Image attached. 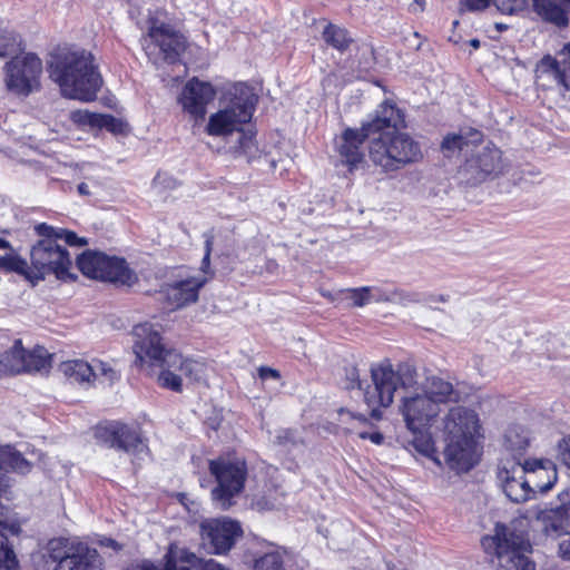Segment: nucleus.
Segmentation results:
<instances>
[{
  "instance_id": "a211bd4d",
  "label": "nucleus",
  "mask_w": 570,
  "mask_h": 570,
  "mask_svg": "<svg viewBox=\"0 0 570 570\" xmlns=\"http://www.w3.org/2000/svg\"><path fill=\"white\" fill-rule=\"evenodd\" d=\"M200 528L204 540L216 554L228 552L243 535L240 523L227 517L205 520Z\"/></svg>"
},
{
  "instance_id": "c9c22d12",
  "label": "nucleus",
  "mask_w": 570,
  "mask_h": 570,
  "mask_svg": "<svg viewBox=\"0 0 570 570\" xmlns=\"http://www.w3.org/2000/svg\"><path fill=\"white\" fill-rule=\"evenodd\" d=\"M323 40L338 51H344L352 42L346 29L328 23L323 30Z\"/></svg>"
},
{
  "instance_id": "37998d69",
  "label": "nucleus",
  "mask_w": 570,
  "mask_h": 570,
  "mask_svg": "<svg viewBox=\"0 0 570 570\" xmlns=\"http://www.w3.org/2000/svg\"><path fill=\"white\" fill-rule=\"evenodd\" d=\"M464 144L465 138L463 136L452 134L444 137L441 144V149L445 156L450 157L455 151L461 150Z\"/></svg>"
},
{
  "instance_id": "7c9ffc66",
  "label": "nucleus",
  "mask_w": 570,
  "mask_h": 570,
  "mask_svg": "<svg viewBox=\"0 0 570 570\" xmlns=\"http://www.w3.org/2000/svg\"><path fill=\"white\" fill-rule=\"evenodd\" d=\"M60 371L72 382H92V362L89 363L83 360H69L60 364Z\"/></svg>"
},
{
  "instance_id": "dca6fc26",
  "label": "nucleus",
  "mask_w": 570,
  "mask_h": 570,
  "mask_svg": "<svg viewBox=\"0 0 570 570\" xmlns=\"http://www.w3.org/2000/svg\"><path fill=\"white\" fill-rule=\"evenodd\" d=\"M42 71L41 60L33 53L14 57L7 63V87L21 95H28L39 86Z\"/></svg>"
},
{
  "instance_id": "aec40b11",
  "label": "nucleus",
  "mask_w": 570,
  "mask_h": 570,
  "mask_svg": "<svg viewBox=\"0 0 570 570\" xmlns=\"http://www.w3.org/2000/svg\"><path fill=\"white\" fill-rule=\"evenodd\" d=\"M557 501L537 514L542 531L550 537L570 534V487L558 494Z\"/></svg>"
},
{
  "instance_id": "412c9836",
  "label": "nucleus",
  "mask_w": 570,
  "mask_h": 570,
  "mask_svg": "<svg viewBox=\"0 0 570 570\" xmlns=\"http://www.w3.org/2000/svg\"><path fill=\"white\" fill-rule=\"evenodd\" d=\"M216 90L212 83L197 78L189 79L179 96L183 110L196 119L206 115L207 105L214 100Z\"/></svg>"
},
{
  "instance_id": "a19ab883",
  "label": "nucleus",
  "mask_w": 570,
  "mask_h": 570,
  "mask_svg": "<svg viewBox=\"0 0 570 570\" xmlns=\"http://www.w3.org/2000/svg\"><path fill=\"white\" fill-rule=\"evenodd\" d=\"M20 38L14 32H4L0 36V57L17 55L21 50Z\"/></svg>"
},
{
  "instance_id": "2eb2a0df",
  "label": "nucleus",
  "mask_w": 570,
  "mask_h": 570,
  "mask_svg": "<svg viewBox=\"0 0 570 570\" xmlns=\"http://www.w3.org/2000/svg\"><path fill=\"white\" fill-rule=\"evenodd\" d=\"M505 167L502 151L488 144L468 158L459 173L466 184L478 185L488 177L502 174Z\"/></svg>"
},
{
  "instance_id": "13d9d810",
  "label": "nucleus",
  "mask_w": 570,
  "mask_h": 570,
  "mask_svg": "<svg viewBox=\"0 0 570 570\" xmlns=\"http://www.w3.org/2000/svg\"><path fill=\"white\" fill-rule=\"evenodd\" d=\"M289 432L288 431H281L277 435V440L279 443H283L285 440H288Z\"/></svg>"
},
{
  "instance_id": "0e129e2a",
  "label": "nucleus",
  "mask_w": 570,
  "mask_h": 570,
  "mask_svg": "<svg viewBox=\"0 0 570 570\" xmlns=\"http://www.w3.org/2000/svg\"><path fill=\"white\" fill-rule=\"evenodd\" d=\"M357 161H358V164H361V163H362V157H361V155H360V154H358Z\"/></svg>"
},
{
  "instance_id": "39448f33",
  "label": "nucleus",
  "mask_w": 570,
  "mask_h": 570,
  "mask_svg": "<svg viewBox=\"0 0 570 570\" xmlns=\"http://www.w3.org/2000/svg\"><path fill=\"white\" fill-rule=\"evenodd\" d=\"M373 386H367L364 392V401L370 409L373 419L382 417V407L392 404L394 393L402 389L405 392L416 391L419 374L411 363H401L396 370L390 360H384L371 366Z\"/></svg>"
},
{
  "instance_id": "bb28decb",
  "label": "nucleus",
  "mask_w": 570,
  "mask_h": 570,
  "mask_svg": "<svg viewBox=\"0 0 570 570\" xmlns=\"http://www.w3.org/2000/svg\"><path fill=\"white\" fill-rule=\"evenodd\" d=\"M335 167L343 174L353 173L356 166V130L346 128L334 138Z\"/></svg>"
},
{
  "instance_id": "c03bdc74",
  "label": "nucleus",
  "mask_w": 570,
  "mask_h": 570,
  "mask_svg": "<svg viewBox=\"0 0 570 570\" xmlns=\"http://www.w3.org/2000/svg\"><path fill=\"white\" fill-rule=\"evenodd\" d=\"M557 458L570 471V435L558 442Z\"/></svg>"
},
{
  "instance_id": "c85d7f7f",
  "label": "nucleus",
  "mask_w": 570,
  "mask_h": 570,
  "mask_svg": "<svg viewBox=\"0 0 570 570\" xmlns=\"http://www.w3.org/2000/svg\"><path fill=\"white\" fill-rule=\"evenodd\" d=\"M33 463L23 458L22 454L11 445H0V471H12L19 474H27L31 471ZM10 488L9 478L0 475V498L6 497Z\"/></svg>"
},
{
  "instance_id": "a18cd8bd",
  "label": "nucleus",
  "mask_w": 570,
  "mask_h": 570,
  "mask_svg": "<svg viewBox=\"0 0 570 570\" xmlns=\"http://www.w3.org/2000/svg\"><path fill=\"white\" fill-rule=\"evenodd\" d=\"M389 293H390V295H395L397 298L396 299H387L386 302L400 303V304L420 302V295L414 292H404L401 289H393V291H389Z\"/></svg>"
},
{
  "instance_id": "cd10ccee",
  "label": "nucleus",
  "mask_w": 570,
  "mask_h": 570,
  "mask_svg": "<svg viewBox=\"0 0 570 570\" xmlns=\"http://www.w3.org/2000/svg\"><path fill=\"white\" fill-rule=\"evenodd\" d=\"M19 525L9 517L7 508L0 504V570H16L19 567L17 554L7 533L17 534Z\"/></svg>"
},
{
  "instance_id": "f8f14e48",
  "label": "nucleus",
  "mask_w": 570,
  "mask_h": 570,
  "mask_svg": "<svg viewBox=\"0 0 570 570\" xmlns=\"http://www.w3.org/2000/svg\"><path fill=\"white\" fill-rule=\"evenodd\" d=\"M49 556L57 562L56 570H104L98 551L79 540H52Z\"/></svg>"
},
{
  "instance_id": "79ce46f5",
  "label": "nucleus",
  "mask_w": 570,
  "mask_h": 570,
  "mask_svg": "<svg viewBox=\"0 0 570 570\" xmlns=\"http://www.w3.org/2000/svg\"><path fill=\"white\" fill-rule=\"evenodd\" d=\"M213 240L214 237L212 235H206L205 240V253L200 263L199 271H195L196 276H206L208 281L212 279L215 275L214 269L210 266V255L213 250Z\"/></svg>"
},
{
  "instance_id": "2f4dec72",
  "label": "nucleus",
  "mask_w": 570,
  "mask_h": 570,
  "mask_svg": "<svg viewBox=\"0 0 570 570\" xmlns=\"http://www.w3.org/2000/svg\"><path fill=\"white\" fill-rule=\"evenodd\" d=\"M285 491L278 485H266L265 490L253 499V507L258 511L279 508L284 503Z\"/></svg>"
},
{
  "instance_id": "de8ad7c7",
  "label": "nucleus",
  "mask_w": 570,
  "mask_h": 570,
  "mask_svg": "<svg viewBox=\"0 0 570 570\" xmlns=\"http://www.w3.org/2000/svg\"><path fill=\"white\" fill-rule=\"evenodd\" d=\"M60 238H63L69 245H85L86 240L83 238L78 237L73 232L59 229Z\"/></svg>"
},
{
  "instance_id": "b1692460",
  "label": "nucleus",
  "mask_w": 570,
  "mask_h": 570,
  "mask_svg": "<svg viewBox=\"0 0 570 570\" xmlns=\"http://www.w3.org/2000/svg\"><path fill=\"white\" fill-rule=\"evenodd\" d=\"M538 77H551L566 91H570V42L558 52V58L544 56L537 66Z\"/></svg>"
},
{
  "instance_id": "7ed1b4c3",
  "label": "nucleus",
  "mask_w": 570,
  "mask_h": 570,
  "mask_svg": "<svg viewBox=\"0 0 570 570\" xmlns=\"http://www.w3.org/2000/svg\"><path fill=\"white\" fill-rule=\"evenodd\" d=\"M48 72L62 96L70 99L91 101L102 85L94 56L81 49H56L50 55Z\"/></svg>"
},
{
  "instance_id": "5fc2aeb1",
  "label": "nucleus",
  "mask_w": 570,
  "mask_h": 570,
  "mask_svg": "<svg viewBox=\"0 0 570 570\" xmlns=\"http://www.w3.org/2000/svg\"><path fill=\"white\" fill-rule=\"evenodd\" d=\"M560 551L564 559L570 560V539L560 544Z\"/></svg>"
},
{
  "instance_id": "1a4fd4ad",
  "label": "nucleus",
  "mask_w": 570,
  "mask_h": 570,
  "mask_svg": "<svg viewBox=\"0 0 570 570\" xmlns=\"http://www.w3.org/2000/svg\"><path fill=\"white\" fill-rule=\"evenodd\" d=\"M209 471L217 482L212 490V499L222 510H227L234 504L233 499L244 490L246 461L240 458H218L209 461Z\"/></svg>"
},
{
  "instance_id": "3c124183",
  "label": "nucleus",
  "mask_w": 570,
  "mask_h": 570,
  "mask_svg": "<svg viewBox=\"0 0 570 570\" xmlns=\"http://www.w3.org/2000/svg\"><path fill=\"white\" fill-rule=\"evenodd\" d=\"M131 570H164L163 567L155 564L149 560H142L131 566Z\"/></svg>"
},
{
  "instance_id": "4c0bfd02",
  "label": "nucleus",
  "mask_w": 570,
  "mask_h": 570,
  "mask_svg": "<svg viewBox=\"0 0 570 570\" xmlns=\"http://www.w3.org/2000/svg\"><path fill=\"white\" fill-rule=\"evenodd\" d=\"M395 295H390L387 289L380 286L358 287V307L371 304L396 299Z\"/></svg>"
},
{
  "instance_id": "ea45409f",
  "label": "nucleus",
  "mask_w": 570,
  "mask_h": 570,
  "mask_svg": "<svg viewBox=\"0 0 570 570\" xmlns=\"http://www.w3.org/2000/svg\"><path fill=\"white\" fill-rule=\"evenodd\" d=\"M0 269L18 273L27 279V261L17 254L0 256Z\"/></svg>"
},
{
  "instance_id": "58836bf2",
  "label": "nucleus",
  "mask_w": 570,
  "mask_h": 570,
  "mask_svg": "<svg viewBox=\"0 0 570 570\" xmlns=\"http://www.w3.org/2000/svg\"><path fill=\"white\" fill-rule=\"evenodd\" d=\"M92 382L98 381L107 385H112L120 376L116 368L100 360H92Z\"/></svg>"
},
{
  "instance_id": "0eeeda50",
  "label": "nucleus",
  "mask_w": 570,
  "mask_h": 570,
  "mask_svg": "<svg viewBox=\"0 0 570 570\" xmlns=\"http://www.w3.org/2000/svg\"><path fill=\"white\" fill-rule=\"evenodd\" d=\"M482 546L497 559V570H535L534 562L528 557L531 544L510 527L497 523L494 535L485 537Z\"/></svg>"
},
{
  "instance_id": "e2e57ef3",
  "label": "nucleus",
  "mask_w": 570,
  "mask_h": 570,
  "mask_svg": "<svg viewBox=\"0 0 570 570\" xmlns=\"http://www.w3.org/2000/svg\"><path fill=\"white\" fill-rule=\"evenodd\" d=\"M363 51H368L371 55H373V50L368 46H363Z\"/></svg>"
},
{
  "instance_id": "72a5a7b5",
  "label": "nucleus",
  "mask_w": 570,
  "mask_h": 570,
  "mask_svg": "<svg viewBox=\"0 0 570 570\" xmlns=\"http://www.w3.org/2000/svg\"><path fill=\"white\" fill-rule=\"evenodd\" d=\"M284 553L281 548L272 547L254 559L252 570H285Z\"/></svg>"
},
{
  "instance_id": "f257e3e1",
  "label": "nucleus",
  "mask_w": 570,
  "mask_h": 570,
  "mask_svg": "<svg viewBox=\"0 0 570 570\" xmlns=\"http://www.w3.org/2000/svg\"><path fill=\"white\" fill-rule=\"evenodd\" d=\"M404 126V115L391 100L376 109L375 117L358 128V145L368 139V160L380 174L392 175L420 163L423 151L420 141L409 132L397 130Z\"/></svg>"
},
{
  "instance_id": "f03ea898",
  "label": "nucleus",
  "mask_w": 570,
  "mask_h": 570,
  "mask_svg": "<svg viewBox=\"0 0 570 570\" xmlns=\"http://www.w3.org/2000/svg\"><path fill=\"white\" fill-rule=\"evenodd\" d=\"M136 337L134 352L137 361L151 366H159L157 377L159 386L174 392L183 391V379L190 382L198 381L204 372V364L184 357L175 350L166 348L158 331L151 324L145 323L135 326Z\"/></svg>"
},
{
  "instance_id": "680f3d73",
  "label": "nucleus",
  "mask_w": 570,
  "mask_h": 570,
  "mask_svg": "<svg viewBox=\"0 0 570 570\" xmlns=\"http://www.w3.org/2000/svg\"><path fill=\"white\" fill-rule=\"evenodd\" d=\"M340 414H341V415H347L350 419H353V417H354L352 412H350V411H345L344 409H341V410H340Z\"/></svg>"
},
{
  "instance_id": "f3484780",
  "label": "nucleus",
  "mask_w": 570,
  "mask_h": 570,
  "mask_svg": "<svg viewBox=\"0 0 570 570\" xmlns=\"http://www.w3.org/2000/svg\"><path fill=\"white\" fill-rule=\"evenodd\" d=\"M207 282L208 277L196 276L194 269H179L164 287V294L173 308H181L198 301L199 291Z\"/></svg>"
},
{
  "instance_id": "4be33fe9",
  "label": "nucleus",
  "mask_w": 570,
  "mask_h": 570,
  "mask_svg": "<svg viewBox=\"0 0 570 570\" xmlns=\"http://www.w3.org/2000/svg\"><path fill=\"white\" fill-rule=\"evenodd\" d=\"M521 465L532 494L548 492L558 480L556 464L549 459H528Z\"/></svg>"
},
{
  "instance_id": "6e6552de",
  "label": "nucleus",
  "mask_w": 570,
  "mask_h": 570,
  "mask_svg": "<svg viewBox=\"0 0 570 570\" xmlns=\"http://www.w3.org/2000/svg\"><path fill=\"white\" fill-rule=\"evenodd\" d=\"M31 265L27 264V281L37 285L48 274H53L60 281H73L70 272L72 262L68 250L58 244L57 239L42 238L30 250Z\"/></svg>"
},
{
  "instance_id": "4d7b16f0",
  "label": "nucleus",
  "mask_w": 570,
  "mask_h": 570,
  "mask_svg": "<svg viewBox=\"0 0 570 570\" xmlns=\"http://www.w3.org/2000/svg\"><path fill=\"white\" fill-rule=\"evenodd\" d=\"M78 193L83 196L90 195L89 186L86 183H80L78 185Z\"/></svg>"
},
{
  "instance_id": "8fccbe9b",
  "label": "nucleus",
  "mask_w": 570,
  "mask_h": 570,
  "mask_svg": "<svg viewBox=\"0 0 570 570\" xmlns=\"http://www.w3.org/2000/svg\"><path fill=\"white\" fill-rule=\"evenodd\" d=\"M358 438L361 439H368L372 443L376 444V445H380L383 443L384 441V435L381 433V432H365V431H360L358 432Z\"/></svg>"
},
{
  "instance_id": "bf43d9fd",
  "label": "nucleus",
  "mask_w": 570,
  "mask_h": 570,
  "mask_svg": "<svg viewBox=\"0 0 570 570\" xmlns=\"http://www.w3.org/2000/svg\"><path fill=\"white\" fill-rule=\"evenodd\" d=\"M0 248L8 249V248H11V245L8 240L0 237Z\"/></svg>"
},
{
  "instance_id": "5701e85b",
  "label": "nucleus",
  "mask_w": 570,
  "mask_h": 570,
  "mask_svg": "<svg viewBox=\"0 0 570 570\" xmlns=\"http://www.w3.org/2000/svg\"><path fill=\"white\" fill-rule=\"evenodd\" d=\"M498 476L505 495L512 502L520 503L531 498L532 491L520 462L513 463L510 468L503 466Z\"/></svg>"
},
{
  "instance_id": "6ab92c4d",
  "label": "nucleus",
  "mask_w": 570,
  "mask_h": 570,
  "mask_svg": "<svg viewBox=\"0 0 570 570\" xmlns=\"http://www.w3.org/2000/svg\"><path fill=\"white\" fill-rule=\"evenodd\" d=\"M147 24L148 37L159 48L163 59L168 63L179 61L180 55L187 48L185 37L155 17H149Z\"/></svg>"
},
{
  "instance_id": "052dcab7",
  "label": "nucleus",
  "mask_w": 570,
  "mask_h": 570,
  "mask_svg": "<svg viewBox=\"0 0 570 570\" xmlns=\"http://www.w3.org/2000/svg\"><path fill=\"white\" fill-rule=\"evenodd\" d=\"M470 46L473 47L474 49H478L480 47V40L476 39V38H473L469 41Z\"/></svg>"
},
{
  "instance_id": "f704fd0d",
  "label": "nucleus",
  "mask_w": 570,
  "mask_h": 570,
  "mask_svg": "<svg viewBox=\"0 0 570 570\" xmlns=\"http://www.w3.org/2000/svg\"><path fill=\"white\" fill-rule=\"evenodd\" d=\"M71 119L82 126L114 129L116 119L110 115L77 110L71 114Z\"/></svg>"
},
{
  "instance_id": "473e14b6",
  "label": "nucleus",
  "mask_w": 570,
  "mask_h": 570,
  "mask_svg": "<svg viewBox=\"0 0 570 570\" xmlns=\"http://www.w3.org/2000/svg\"><path fill=\"white\" fill-rule=\"evenodd\" d=\"M165 558L164 570H191L199 561L195 553L187 550H176L173 547L169 548Z\"/></svg>"
},
{
  "instance_id": "c756f323",
  "label": "nucleus",
  "mask_w": 570,
  "mask_h": 570,
  "mask_svg": "<svg viewBox=\"0 0 570 570\" xmlns=\"http://www.w3.org/2000/svg\"><path fill=\"white\" fill-rule=\"evenodd\" d=\"M423 392L428 397L434 400L438 405L460 401V392L454 389L453 384L435 375L426 379Z\"/></svg>"
},
{
  "instance_id": "e433bc0d",
  "label": "nucleus",
  "mask_w": 570,
  "mask_h": 570,
  "mask_svg": "<svg viewBox=\"0 0 570 570\" xmlns=\"http://www.w3.org/2000/svg\"><path fill=\"white\" fill-rule=\"evenodd\" d=\"M505 448L514 454H523L530 444L529 433L520 426H511L505 433Z\"/></svg>"
},
{
  "instance_id": "864d4df0",
  "label": "nucleus",
  "mask_w": 570,
  "mask_h": 570,
  "mask_svg": "<svg viewBox=\"0 0 570 570\" xmlns=\"http://www.w3.org/2000/svg\"><path fill=\"white\" fill-rule=\"evenodd\" d=\"M200 570H229V569L224 567L223 564L218 563L215 560H208L202 564Z\"/></svg>"
},
{
  "instance_id": "9d476101",
  "label": "nucleus",
  "mask_w": 570,
  "mask_h": 570,
  "mask_svg": "<svg viewBox=\"0 0 570 570\" xmlns=\"http://www.w3.org/2000/svg\"><path fill=\"white\" fill-rule=\"evenodd\" d=\"M77 265L83 275L94 279L128 286L136 282L135 273L124 258L109 256L102 252H83L78 256Z\"/></svg>"
},
{
  "instance_id": "ddd939ff",
  "label": "nucleus",
  "mask_w": 570,
  "mask_h": 570,
  "mask_svg": "<svg viewBox=\"0 0 570 570\" xmlns=\"http://www.w3.org/2000/svg\"><path fill=\"white\" fill-rule=\"evenodd\" d=\"M51 355L42 346L28 351L21 340L0 354V377L20 373H42L50 368Z\"/></svg>"
},
{
  "instance_id": "a878e982",
  "label": "nucleus",
  "mask_w": 570,
  "mask_h": 570,
  "mask_svg": "<svg viewBox=\"0 0 570 570\" xmlns=\"http://www.w3.org/2000/svg\"><path fill=\"white\" fill-rule=\"evenodd\" d=\"M448 436L474 439L479 429V419L474 411L464 406L452 407L444 422Z\"/></svg>"
},
{
  "instance_id": "49530a36",
  "label": "nucleus",
  "mask_w": 570,
  "mask_h": 570,
  "mask_svg": "<svg viewBox=\"0 0 570 570\" xmlns=\"http://www.w3.org/2000/svg\"><path fill=\"white\" fill-rule=\"evenodd\" d=\"M35 229H36L37 234L39 236H42L43 238L50 237V238L57 239L58 237H61V235L59 234V230L56 232L52 226H49L46 223L38 224L35 227Z\"/></svg>"
},
{
  "instance_id": "4468645a",
  "label": "nucleus",
  "mask_w": 570,
  "mask_h": 570,
  "mask_svg": "<svg viewBox=\"0 0 570 570\" xmlns=\"http://www.w3.org/2000/svg\"><path fill=\"white\" fill-rule=\"evenodd\" d=\"M95 438L102 446L121 450L132 455L147 451L140 430L119 421L98 425L95 430Z\"/></svg>"
},
{
  "instance_id": "603ef678",
  "label": "nucleus",
  "mask_w": 570,
  "mask_h": 570,
  "mask_svg": "<svg viewBox=\"0 0 570 570\" xmlns=\"http://www.w3.org/2000/svg\"><path fill=\"white\" fill-rule=\"evenodd\" d=\"M98 542L101 547L109 548L115 551H119L121 549V544L111 538L104 537Z\"/></svg>"
},
{
  "instance_id": "09e8293b",
  "label": "nucleus",
  "mask_w": 570,
  "mask_h": 570,
  "mask_svg": "<svg viewBox=\"0 0 570 570\" xmlns=\"http://www.w3.org/2000/svg\"><path fill=\"white\" fill-rule=\"evenodd\" d=\"M257 373H258L259 379L263 381H266L269 379H273V380L281 379V373L277 370L268 367V366L258 367Z\"/></svg>"
},
{
  "instance_id": "9b49d317",
  "label": "nucleus",
  "mask_w": 570,
  "mask_h": 570,
  "mask_svg": "<svg viewBox=\"0 0 570 570\" xmlns=\"http://www.w3.org/2000/svg\"><path fill=\"white\" fill-rule=\"evenodd\" d=\"M491 0H461V3L469 11H480L489 7ZM497 9L503 14H514L525 9L527 0H492ZM570 4V0H533V7L537 13L544 20L566 27L568 17L564 7Z\"/></svg>"
},
{
  "instance_id": "423d86ee",
  "label": "nucleus",
  "mask_w": 570,
  "mask_h": 570,
  "mask_svg": "<svg viewBox=\"0 0 570 570\" xmlns=\"http://www.w3.org/2000/svg\"><path fill=\"white\" fill-rule=\"evenodd\" d=\"M400 412L407 430L412 434L411 443L414 449L421 454L433 459L436 463H440L439 460L434 458L436 451L430 433V428L440 413V407L436 402L428 397L424 393L404 395L400 405Z\"/></svg>"
},
{
  "instance_id": "6e6d98bb",
  "label": "nucleus",
  "mask_w": 570,
  "mask_h": 570,
  "mask_svg": "<svg viewBox=\"0 0 570 570\" xmlns=\"http://www.w3.org/2000/svg\"><path fill=\"white\" fill-rule=\"evenodd\" d=\"M449 298H450V296L444 295V294L430 295L428 298V302H430V303H434V302L446 303V302H449Z\"/></svg>"
},
{
  "instance_id": "20e7f679",
  "label": "nucleus",
  "mask_w": 570,
  "mask_h": 570,
  "mask_svg": "<svg viewBox=\"0 0 570 570\" xmlns=\"http://www.w3.org/2000/svg\"><path fill=\"white\" fill-rule=\"evenodd\" d=\"M255 110V98L249 95L235 96L229 104L212 114L208 118L205 131L213 137L227 138L237 135V140L229 146V151L235 156H244L248 159L256 156L258 148L252 130H244V126L250 121Z\"/></svg>"
},
{
  "instance_id": "393cba45",
  "label": "nucleus",
  "mask_w": 570,
  "mask_h": 570,
  "mask_svg": "<svg viewBox=\"0 0 570 570\" xmlns=\"http://www.w3.org/2000/svg\"><path fill=\"white\" fill-rule=\"evenodd\" d=\"M474 452V439L448 436L444 456L452 470L465 472L471 470L475 464Z\"/></svg>"
}]
</instances>
